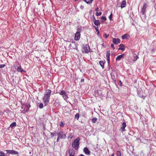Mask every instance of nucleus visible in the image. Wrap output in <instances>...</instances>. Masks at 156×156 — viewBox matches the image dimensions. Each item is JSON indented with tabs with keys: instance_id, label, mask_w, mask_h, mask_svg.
<instances>
[{
	"instance_id": "f257e3e1",
	"label": "nucleus",
	"mask_w": 156,
	"mask_h": 156,
	"mask_svg": "<svg viewBox=\"0 0 156 156\" xmlns=\"http://www.w3.org/2000/svg\"><path fill=\"white\" fill-rule=\"evenodd\" d=\"M51 92V90L48 89L46 90L45 91L43 98L45 106L47 105L48 104L49 102Z\"/></svg>"
},
{
	"instance_id": "f03ea898",
	"label": "nucleus",
	"mask_w": 156,
	"mask_h": 156,
	"mask_svg": "<svg viewBox=\"0 0 156 156\" xmlns=\"http://www.w3.org/2000/svg\"><path fill=\"white\" fill-rule=\"evenodd\" d=\"M80 140V137H77L74 140L72 144V147L74 148L75 150H77L79 148L80 144L79 142Z\"/></svg>"
},
{
	"instance_id": "7ed1b4c3",
	"label": "nucleus",
	"mask_w": 156,
	"mask_h": 156,
	"mask_svg": "<svg viewBox=\"0 0 156 156\" xmlns=\"http://www.w3.org/2000/svg\"><path fill=\"white\" fill-rule=\"evenodd\" d=\"M90 48L89 46L86 44L85 45H83L82 46V52L83 53H87L90 51Z\"/></svg>"
},
{
	"instance_id": "20e7f679",
	"label": "nucleus",
	"mask_w": 156,
	"mask_h": 156,
	"mask_svg": "<svg viewBox=\"0 0 156 156\" xmlns=\"http://www.w3.org/2000/svg\"><path fill=\"white\" fill-rule=\"evenodd\" d=\"M58 93H59V94L62 96L65 100H66L69 98L66 92L64 90H62Z\"/></svg>"
},
{
	"instance_id": "39448f33",
	"label": "nucleus",
	"mask_w": 156,
	"mask_h": 156,
	"mask_svg": "<svg viewBox=\"0 0 156 156\" xmlns=\"http://www.w3.org/2000/svg\"><path fill=\"white\" fill-rule=\"evenodd\" d=\"M57 134V136L60 137L61 139H65L66 138V134L63 131H60L58 132Z\"/></svg>"
},
{
	"instance_id": "423d86ee",
	"label": "nucleus",
	"mask_w": 156,
	"mask_h": 156,
	"mask_svg": "<svg viewBox=\"0 0 156 156\" xmlns=\"http://www.w3.org/2000/svg\"><path fill=\"white\" fill-rule=\"evenodd\" d=\"M110 50L107 51L106 52V59L108 63L109 64L110 62Z\"/></svg>"
},
{
	"instance_id": "0eeeda50",
	"label": "nucleus",
	"mask_w": 156,
	"mask_h": 156,
	"mask_svg": "<svg viewBox=\"0 0 156 156\" xmlns=\"http://www.w3.org/2000/svg\"><path fill=\"white\" fill-rule=\"evenodd\" d=\"M5 151L7 152V153L10 154H19L18 152L14 151L13 150H6Z\"/></svg>"
},
{
	"instance_id": "6e6552de",
	"label": "nucleus",
	"mask_w": 156,
	"mask_h": 156,
	"mask_svg": "<svg viewBox=\"0 0 156 156\" xmlns=\"http://www.w3.org/2000/svg\"><path fill=\"white\" fill-rule=\"evenodd\" d=\"M147 3H144V4L143 7L141 11V12L142 13V15H144V14L145 12V10L146 8L147 7Z\"/></svg>"
},
{
	"instance_id": "1a4fd4ad",
	"label": "nucleus",
	"mask_w": 156,
	"mask_h": 156,
	"mask_svg": "<svg viewBox=\"0 0 156 156\" xmlns=\"http://www.w3.org/2000/svg\"><path fill=\"white\" fill-rule=\"evenodd\" d=\"M112 42L114 44H117L120 43V40L119 38H113L112 40Z\"/></svg>"
},
{
	"instance_id": "9d476101",
	"label": "nucleus",
	"mask_w": 156,
	"mask_h": 156,
	"mask_svg": "<svg viewBox=\"0 0 156 156\" xmlns=\"http://www.w3.org/2000/svg\"><path fill=\"white\" fill-rule=\"evenodd\" d=\"M80 34L79 32H76L74 37V39L76 41L79 40L80 38Z\"/></svg>"
},
{
	"instance_id": "9b49d317",
	"label": "nucleus",
	"mask_w": 156,
	"mask_h": 156,
	"mask_svg": "<svg viewBox=\"0 0 156 156\" xmlns=\"http://www.w3.org/2000/svg\"><path fill=\"white\" fill-rule=\"evenodd\" d=\"M98 96H103V95L102 93L101 90H97L95 92V96L98 97Z\"/></svg>"
},
{
	"instance_id": "f8f14e48",
	"label": "nucleus",
	"mask_w": 156,
	"mask_h": 156,
	"mask_svg": "<svg viewBox=\"0 0 156 156\" xmlns=\"http://www.w3.org/2000/svg\"><path fill=\"white\" fill-rule=\"evenodd\" d=\"M83 152L86 154H87L88 155H90V152L87 147H85L84 148Z\"/></svg>"
},
{
	"instance_id": "ddd939ff",
	"label": "nucleus",
	"mask_w": 156,
	"mask_h": 156,
	"mask_svg": "<svg viewBox=\"0 0 156 156\" xmlns=\"http://www.w3.org/2000/svg\"><path fill=\"white\" fill-rule=\"evenodd\" d=\"M69 156H74L75 154V151L73 149H69Z\"/></svg>"
},
{
	"instance_id": "4468645a",
	"label": "nucleus",
	"mask_w": 156,
	"mask_h": 156,
	"mask_svg": "<svg viewBox=\"0 0 156 156\" xmlns=\"http://www.w3.org/2000/svg\"><path fill=\"white\" fill-rule=\"evenodd\" d=\"M126 48V47L124 44H121L119 45V48H118L119 50H121L122 51H124Z\"/></svg>"
},
{
	"instance_id": "2eb2a0df",
	"label": "nucleus",
	"mask_w": 156,
	"mask_h": 156,
	"mask_svg": "<svg viewBox=\"0 0 156 156\" xmlns=\"http://www.w3.org/2000/svg\"><path fill=\"white\" fill-rule=\"evenodd\" d=\"M110 74L111 75V78L112 80H115V79H116V73H115V71H114L113 69L112 70V72H111Z\"/></svg>"
},
{
	"instance_id": "dca6fc26",
	"label": "nucleus",
	"mask_w": 156,
	"mask_h": 156,
	"mask_svg": "<svg viewBox=\"0 0 156 156\" xmlns=\"http://www.w3.org/2000/svg\"><path fill=\"white\" fill-rule=\"evenodd\" d=\"M59 105V102L58 99H56L53 104V105L54 107H58Z\"/></svg>"
},
{
	"instance_id": "f3484780",
	"label": "nucleus",
	"mask_w": 156,
	"mask_h": 156,
	"mask_svg": "<svg viewBox=\"0 0 156 156\" xmlns=\"http://www.w3.org/2000/svg\"><path fill=\"white\" fill-rule=\"evenodd\" d=\"M126 5V2L125 0H123L121 4L120 7L121 9L125 7Z\"/></svg>"
},
{
	"instance_id": "a211bd4d",
	"label": "nucleus",
	"mask_w": 156,
	"mask_h": 156,
	"mask_svg": "<svg viewBox=\"0 0 156 156\" xmlns=\"http://www.w3.org/2000/svg\"><path fill=\"white\" fill-rule=\"evenodd\" d=\"M124 55V54H122L118 56L116 58V61L120 60L122 58Z\"/></svg>"
},
{
	"instance_id": "6ab92c4d",
	"label": "nucleus",
	"mask_w": 156,
	"mask_h": 156,
	"mask_svg": "<svg viewBox=\"0 0 156 156\" xmlns=\"http://www.w3.org/2000/svg\"><path fill=\"white\" fill-rule=\"evenodd\" d=\"M126 123L124 122H123L122 124V126L120 128V129L122 131H125V128L126 127Z\"/></svg>"
},
{
	"instance_id": "aec40b11",
	"label": "nucleus",
	"mask_w": 156,
	"mask_h": 156,
	"mask_svg": "<svg viewBox=\"0 0 156 156\" xmlns=\"http://www.w3.org/2000/svg\"><path fill=\"white\" fill-rule=\"evenodd\" d=\"M130 37L129 35L127 34H126L122 36V38L123 39H127Z\"/></svg>"
},
{
	"instance_id": "412c9836",
	"label": "nucleus",
	"mask_w": 156,
	"mask_h": 156,
	"mask_svg": "<svg viewBox=\"0 0 156 156\" xmlns=\"http://www.w3.org/2000/svg\"><path fill=\"white\" fill-rule=\"evenodd\" d=\"M105 63V61L104 62L103 61L101 60L99 62V64L102 67V69H103L104 68V65Z\"/></svg>"
},
{
	"instance_id": "4be33fe9",
	"label": "nucleus",
	"mask_w": 156,
	"mask_h": 156,
	"mask_svg": "<svg viewBox=\"0 0 156 156\" xmlns=\"http://www.w3.org/2000/svg\"><path fill=\"white\" fill-rule=\"evenodd\" d=\"M94 23L95 25L97 26H98L100 25V23L99 20H96L94 22Z\"/></svg>"
},
{
	"instance_id": "5701e85b",
	"label": "nucleus",
	"mask_w": 156,
	"mask_h": 156,
	"mask_svg": "<svg viewBox=\"0 0 156 156\" xmlns=\"http://www.w3.org/2000/svg\"><path fill=\"white\" fill-rule=\"evenodd\" d=\"M30 107V105L29 104V103H27V104L26 105V112L28 111Z\"/></svg>"
},
{
	"instance_id": "b1692460",
	"label": "nucleus",
	"mask_w": 156,
	"mask_h": 156,
	"mask_svg": "<svg viewBox=\"0 0 156 156\" xmlns=\"http://www.w3.org/2000/svg\"><path fill=\"white\" fill-rule=\"evenodd\" d=\"M74 134L73 133H70L68 136V138L69 140H70L73 137Z\"/></svg>"
},
{
	"instance_id": "393cba45",
	"label": "nucleus",
	"mask_w": 156,
	"mask_h": 156,
	"mask_svg": "<svg viewBox=\"0 0 156 156\" xmlns=\"http://www.w3.org/2000/svg\"><path fill=\"white\" fill-rule=\"evenodd\" d=\"M16 126V122H14L10 124V127H11L13 129L14 127Z\"/></svg>"
},
{
	"instance_id": "a878e982",
	"label": "nucleus",
	"mask_w": 156,
	"mask_h": 156,
	"mask_svg": "<svg viewBox=\"0 0 156 156\" xmlns=\"http://www.w3.org/2000/svg\"><path fill=\"white\" fill-rule=\"evenodd\" d=\"M17 70L18 72H24V70L20 67H19L17 68Z\"/></svg>"
},
{
	"instance_id": "bb28decb",
	"label": "nucleus",
	"mask_w": 156,
	"mask_h": 156,
	"mask_svg": "<svg viewBox=\"0 0 156 156\" xmlns=\"http://www.w3.org/2000/svg\"><path fill=\"white\" fill-rule=\"evenodd\" d=\"M97 119H97L96 118H93L91 119L92 122L93 123H95L96 122H97Z\"/></svg>"
},
{
	"instance_id": "cd10ccee",
	"label": "nucleus",
	"mask_w": 156,
	"mask_h": 156,
	"mask_svg": "<svg viewBox=\"0 0 156 156\" xmlns=\"http://www.w3.org/2000/svg\"><path fill=\"white\" fill-rule=\"evenodd\" d=\"M79 118V114L78 113L76 114L75 115V118L77 120H78Z\"/></svg>"
},
{
	"instance_id": "c85d7f7f",
	"label": "nucleus",
	"mask_w": 156,
	"mask_h": 156,
	"mask_svg": "<svg viewBox=\"0 0 156 156\" xmlns=\"http://www.w3.org/2000/svg\"><path fill=\"white\" fill-rule=\"evenodd\" d=\"M81 31V27H80L79 26L77 28V31L76 32H79V33H80V32Z\"/></svg>"
},
{
	"instance_id": "c756f323",
	"label": "nucleus",
	"mask_w": 156,
	"mask_h": 156,
	"mask_svg": "<svg viewBox=\"0 0 156 156\" xmlns=\"http://www.w3.org/2000/svg\"><path fill=\"white\" fill-rule=\"evenodd\" d=\"M134 61H136L139 58L138 56L137 55H134Z\"/></svg>"
},
{
	"instance_id": "7c9ffc66",
	"label": "nucleus",
	"mask_w": 156,
	"mask_h": 156,
	"mask_svg": "<svg viewBox=\"0 0 156 156\" xmlns=\"http://www.w3.org/2000/svg\"><path fill=\"white\" fill-rule=\"evenodd\" d=\"M59 125L60 127H63L64 126V124L61 121L60 122Z\"/></svg>"
},
{
	"instance_id": "2f4dec72",
	"label": "nucleus",
	"mask_w": 156,
	"mask_h": 156,
	"mask_svg": "<svg viewBox=\"0 0 156 156\" xmlns=\"http://www.w3.org/2000/svg\"><path fill=\"white\" fill-rule=\"evenodd\" d=\"M38 106L40 108V109L42 108L43 107V103H40L39 104Z\"/></svg>"
},
{
	"instance_id": "473e14b6",
	"label": "nucleus",
	"mask_w": 156,
	"mask_h": 156,
	"mask_svg": "<svg viewBox=\"0 0 156 156\" xmlns=\"http://www.w3.org/2000/svg\"><path fill=\"white\" fill-rule=\"evenodd\" d=\"M56 132L55 133L51 132V137H53L54 136H56Z\"/></svg>"
},
{
	"instance_id": "72a5a7b5",
	"label": "nucleus",
	"mask_w": 156,
	"mask_h": 156,
	"mask_svg": "<svg viewBox=\"0 0 156 156\" xmlns=\"http://www.w3.org/2000/svg\"><path fill=\"white\" fill-rule=\"evenodd\" d=\"M93 27L95 29V30L97 32L99 31L98 27H97L95 26H93Z\"/></svg>"
},
{
	"instance_id": "f704fd0d",
	"label": "nucleus",
	"mask_w": 156,
	"mask_h": 156,
	"mask_svg": "<svg viewBox=\"0 0 156 156\" xmlns=\"http://www.w3.org/2000/svg\"><path fill=\"white\" fill-rule=\"evenodd\" d=\"M116 153L117 156H121V153L120 151H117Z\"/></svg>"
},
{
	"instance_id": "c9c22d12",
	"label": "nucleus",
	"mask_w": 156,
	"mask_h": 156,
	"mask_svg": "<svg viewBox=\"0 0 156 156\" xmlns=\"http://www.w3.org/2000/svg\"><path fill=\"white\" fill-rule=\"evenodd\" d=\"M77 45L76 44H75V46L74 47H73V48L74 49H76L78 51H79L77 49Z\"/></svg>"
},
{
	"instance_id": "e433bc0d",
	"label": "nucleus",
	"mask_w": 156,
	"mask_h": 156,
	"mask_svg": "<svg viewBox=\"0 0 156 156\" xmlns=\"http://www.w3.org/2000/svg\"><path fill=\"white\" fill-rule=\"evenodd\" d=\"M87 3L88 4H90L94 0H87Z\"/></svg>"
},
{
	"instance_id": "4c0bfd02",
	"label": "nucleus",
	"mask_w": 156,
	"mask_h": 156,
	"mask_svg": "<svg viewBox=\"0 0 156 156\" xmlns=\"http://www.w3.org/2000/svg\"><path fill=\"white\" fill-rule=\"evenodd\" d=\"M0 154L2 156H5V154L2 151H0Z\"/></svg>"
},
{
	"instance_id": "58836bf2",
	"label": "nucleus",
	"mask_w": 156,
	"mask_h": 156,
	"mask_svg": "<svg viewBox=\"0 0 156 156\" xmlns=\"http://www.w3.org/2000/svg\"><path fill=\"white\" fill-rule=\"evenodd\" d=\"M112 12H111L110 15V16H109V18L110 20H112Z\"/></svg>"
},
{
	"instance_id": "ea45409f",
	"label": "nucleus",
	"mask_w": 156,
	"mask_h": 156,
	"mask_svg": "<svg viewBox=\"0 0 156 156\" xmlns=\"http://www.w3.org/2000/svg\"><path fill=\"white\" fill-rule=\"evenodd\" d=\"M101 13H102L101 12H97L96 13V15L97 16H100L101 14Z\"/></svg>"
},
{
	"instance_id": "a19ab883",
	"label": "nucleus",
	"mask_w": 156,
	"mask_h": 156,
	"mask_svg": "<svg viewBox=\"0 0 156 156\" xmlns=\"http://www.w3.org/2000/svg\"><path fill=\"white\" fill-rule=\"evenodd\" d=\"M101 19L104 20H105V21L106 20H107V19H106V17L104 16H102L101 17Z\"/></svg>"
},
{
	"instance_id": "79ce46f5",
	"label": "nucleus",
	"mask_w": 156,
	"mask_h": 156,
	"mask_svg": "<svg viewBox=\"0 0 156 156\" xmlns=\"http://www.w3.org/2000/svg\"><path fill=\"white\" fill-rule=\"evenodd\" d=\"M5 66V64H0V68H4Z\"/></svg>"
},
{
	"instance_id": "37998d69",
	"label": "nucleus",
	"mask_w": 156,
	"mask_h": 156,
	"mask_svg": "<svg viewBox=\"0 0 156 156\" xmlns=\"http://www.w3.org/2000/svg\"><path fill=\"white\" fill-rule=\"evenodd\" d=\"M108 36H109L108 34H105L104 35V37H105L106 38H108Z\"/></svg>"
},
{
	"instance_id": "c03bdc74",
	"label": "nucleus",
	"mask_w": 156,
	"mask_h": 156,
	"mask_svg": "<svg viewBox=\"0 0 156 156\" xmlns=\"http://www.w3.org/2000/svg\"><path fill=\"white\" fill-rule=\"evenodd\" d=\"M108 70H109L110 69V62H109V64L108 63Z\"/></svg>"
},
{
	"instance_id": "a18cd8bd",
	"label": "nucleus",
	"mask_w": 156,
	"mask_h": 156,
	"mask_svg": "<svg viewBox=\"0 0 156 156\" xmlns=\"http://www.w3.org/2000/svg\"><path fill=\"white\" fill-rule=\"evenodd\" d=\"M114 43L113 44H111V48H113V50H114L115 49V48L114 47Z\"/></svg>"
},
{
	"instance_id": "49530a36",
	"label": "nucleus",
	"mask_w": 156,
	"mask_h": 156,
	"mask_svg": "<svg viewBox=\"0 0 156 156\" xmlns=\"http://www.w3.org/2000/svg\"><path fill=\"white\" fill-rule=\"evenodd\" d=\"M119 82L120 86H122V81L120 80L119 81Z\"/></svg>"
},
{
	"instance_id": "de8ad7c7",
	"label": "nucleus",
	"mask_w": 156,
	"mask_h": 156,
	"mask_svg": "<svg viewBox=\"0 0 156 156\" xmlns=\"http://www.w3.org/2000/svg\"><path fill=\"white\" fill-rule=\"evenodd\" d=\"M93 20L94 21H95V20H96L95 19V17L94 15H93Z\"/></svg>"
},
{
	"instance_id": "09e8293b",
	"label": "nucleus",
	"mask_w": 156,
	"mask_h": 156,
	"mask_svg": "<svg viewBox=\"0 0 156 156\" xmlns=\"http://www.w3.org/2000/svg\"><path fill=\"white\" fill-rule=\"evenodd\" d=\"M113 81L114 83L116 85V79H115V80H113Z\"/></svg>"
},
{
	"instance_id": "8fccbe9b",
	"label": "nucleus",
	"mask_w": 156,
	"mask_h": 156,
	"mask_svg": "<svg viewBox=\"0 0 156 156\" xmlns=\"http://www.w3.org/2000/svg\"><path fill=\"white\" fill-rule=\"evenodd\" d=\"M60 139V137H59L58 136V137L57 139V141H58Z\"/></svg>"
},
{
	"instance_id": "3c124183",
	"label": "nucleus",
	"mask_w": 156,
	"mask_h": 156,
	"mask_svg": "<svg viewBox=\"0 0 156 156\" xmlns=\"http://www.w3.org/2000/svg\"><path fill=\"white\" fill-rule=\"evenodd\" d=\"M80 8L81 9H83L84 8V6H83L81 5L80 6Z\"/></svg>"
},
{
	"instance_id": "603ef678",
	"label": "nucleus",
	"mask_w": 156,
	"mask_h": 156,
	"mask_svg": "<svg viewBox=\"0 0 156 156\" xmlns=\"http://www.w3.org/2000/svg\"><path fill=\"white\" fill-rule=\"evenodd\" d=\"M99 10V8H97L95 9V11L97 12H98Z\"/></svg>"
},
{
	"instance_id": "864d4df0",
	"label": "nucleus",
	"mask_w": 156,
	"mask_h": 156,
	"mask_svg": "<svg viewBox=\"0 0 156 156\" xmlns=\"http://www.w3.org/2000/svg\"><path fill=\"white\" fill-rule=\"evenodd\" d=\"M84 79H82L80 80V81L81 82H83L84 81Z\"/></svg>"
},
{
	"instance_id": "5fc2aeb1",
	"label": "nucleus",
	"mask_w": 156,
	"mask_h": 156,
	"mask_svg": "<svg viewBox=\"0 0 156 156\" xmlns=\"http://www.w3.org/2000/svg\"><path fill=\"white\" fill-rule=\"evenodd\" d=\"M141 97L142 98H143L144 99L145 98V97H145V96H143V95H142V96Z\"/></svg>"
},
{
	"instance_id": "6e6d98bb",
	"label": "nucleus",
	"mask_w": 156,
	"mask_h": 156,
	"mask_svg": "<svg viewBox=\"0 0 156 156\" xmlns=\"http://www.w3.org/2000/svg\"><path fill=\"white\" fill-rule=\"evenodd\" d=\"M92 12V10H91L89 11V13L90 14H91Z\"/></svg>"
},
{
	"instance_id": "4d7b16f0",
	"label": "nucleus",
	"mask_w": 156,
	"mask_h": 156,
	"mask_svg": "<svg viewBox=\"0 0 156 156\" xmlns=\"http://www.w3.org/2000/svg\"><path fill=\"white\" fill-rule=\"evenodd\" d=\"M155 51V49L154 48L152 49V50H151V51L152 52H154V51Z\"/></svg>"
},
{
	"instance_id": "13d9d810",
	"label": "nucleus",
	"mask_w": 156,
	"mask_h": 156,
	"mask_svg": "<svg viewBox=\"0 0 156 156\" xmlns=\"http://www.w3.org/2000/svg\"><path fill=\"white\" fill-rule=\"evenodd\" d=\"M66 102L67 103H70V104L71 105H72V104H71V103L69 101H67V100H66Z\"/></svg>"
},
{
	"instance_id": "bf43d9fd",
	"label": "nucleus",
	"mask_w": 156,
	"mask_h": 156,
	"mask_svg": "<svg viewBox=\"0 0 156 156\" xmlns=\"http://www.w3.org/2000/svg\"><path fill=\"white\" fill-rule=\"evenodd\" d=\"M72 47V44H70L69 46V48H71V47Z\"/></svg>"
},
{
	"instance_id": "052dcab7",
	"label": "nucleus",
	"mask_w": 156,
	"mask_h": 156,
	"mask_svg": "<svg viewBox=\"0 0 156 156\" xmlns=\"http://www.w3.org/2000/svg\"><path fill=\"white\" fill-rule=\"evenodd\" d=\"M78 156H85L83 155V154H80V155H79Z\"/></svg>"
},
{
	"instance_id": "680f3d73",
	"label": "nucleus",
	"mask_w": 156,
	"mask_h": 156,
	"mask_svg": "<svg viewBox=\"0 0 156 156\" xmlns=\"http://www.w3.org/2000/svg\"><path fill=\"white\" fill-rule=\"evenodd\" d=\"M102 46L104 47H105V46H104V43H103V44H102Z\"/></svg>"
},
{
	"instance_id": "e2e57ef3",
	"label": "nucleus",
	"mask_w": 156,
	"mask_h": 156,
	"mask_svg": "<svg viewBox=\"0 0 156 156\" xmlns=\"http://www.w3.org/2000/svg\"><path fill=\"white\" fill-rule=\"evenodd\" d=\"M83 1L85 2L86 3H87V0H83Z\"/></svg>"
},
{
	"instance_id": "0e129e2a",
	"label": "nucleus",
	"mask_w": 156,
	"mask_h": 156,
	"mask_svg": "<svg viewBox=\"0 0 156 156\" xmlns=\"http://www.w3.org/2000/svg\"><path fill=\"white\" fill-rule=\"evenodd\" d=\"M114 153H113L111 156H114Z\"/></svg>"
},
{
	"instance_id": "69168bd1",
	"label": "nucleus",
	"mask_w": 156,
	"mask_h": 156,
	"mask_svg": "<svg viewBox=\"0 0 156 156\" xmlns=\"http://www.w3.org/2000/svg\"><path fill=\"white\" fill-rule=\"evenodd\" d=\"M43 127H44V128H45V125H44V123L43 124Z\"/></svg>"
},
{
	"instance_id": "338daca9",
	"label": "nucleus",
	"mask_w": 156,
	"mask_h": 156,
	"mask_svg": "<svg viewBox=\"0 0 156 156\" xmlns=\"http://www.w3.org/2000/svg\"><path fill=\"white\" fill-rule=\"evenodd\" d=\"M99 31L97 32V34L98 35L99 34Z\"/></svg>"
},
{
	"instance_id": "774afa93",
	"label": "nucleus",
	"mask_w": 156,
	"mask_h": 156,
	"mask_svg": "<svg viewBox=\"0 0 156 156\" xmlns=\"http://www.w3.org/2000/svg\"><path fill=\"white\" fill-rule=\"evenodd\" d=\"M31 154V151H30V152H29V154Z\"/></svg>"
}]
</instances>
